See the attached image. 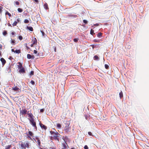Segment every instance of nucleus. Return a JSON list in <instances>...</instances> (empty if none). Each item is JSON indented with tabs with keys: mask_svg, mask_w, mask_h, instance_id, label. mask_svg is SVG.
Listing matches in <instances>:
<instances>
[{
	"mask_svg": "<svg viewBox=\"0 0 149 149\" xmlns=\"http://www.w3.org/2000/svg\"><path fill=\"white\" fill-rule=\"evenodd\" d=\"M50 132L51 134V136H50V139L53 140V139L55 140H57L58 141H59V137L60 134L57 132H54L52 131H50Z\"/></svg>",
	"mask_w": 149,
	"mask_h": 149,
	"instance_id": "obj_1",
	"label": "nucleus"
},
{
	"mask_svg": "<svg viewBox=\"0 0 149 149\" xmlns=\"http://www.w3.org/2000/svg\"><path fill=\"white\" fill-rule=\"evenodd\" d=\"M27 111L24 106L22 107V108L20 109V116L23 117L25 115L27 114Z\"/></svg>",
	"mask_w": 149,
	"mask_h": 149,
	"instance_id": "obj_2",
	"label": "nucleus"
},
{
	"mask_svg": "<svg viewBox=\"0 0 149 149\" xmlns=\"http://www.w3.org/2000/svg\"><path fill=\"white\" fill-rule=\"evenodd\" d=\"M33 139L37 143L38 145L39 146L40 145V142L38 137L37 136H36L34 138H33Z\"/></svg>",
	"mask_w": 149,
	"mask_h": 149,
	"instance_id": "obj_3",
	"label": "nucleus"
},
{
	"mask_svg": "<svg viewBox=\"0 0 149 149\" xmlns=\"http://www.w3.org/2000/svg\"><path fill=\"white\" fill-rule=\"evenodd\" d=\"M27 115L28 117L30 118L29 119H33L34 118V116L31 112H29V111H28L27 113Z\"/></svg>",
	"mask_w": 149,
	"mask_h": 149,
	"instance_id": "obj_4",
	"label": "nucleus"
},
{
	"mask_svg": "<svg viewBox=\"0 0 149 149\" xmlns=\"http://www.w3.org/2000/svg\"><path fill=\"white\" fill-rule=\"evenodd\" d=\"M29 120L32 126L35 125V124H36V122L35 121L34 118L33 119H29Z\"/></svg>",
	"mask_w": 149,
	"mask_h": 149,
	"instance_id": "obj_5",
	"label": "nucleus"
},
{
	"mask_svg": "<svg viewBox=\"0 0 149 149\" xmlns=\"http://www.w3.org/2000/svg\"><path fill=\"white\" fill-rule=\"evenodd\" d=\"M19 69V70L18 72L19 73H25V70L24 67H23Z\"/></svg>",
	"mask_w": 149,
	"mask_h": 149,
	"instance_id": "obj_6",
	"label": "nucleus"
},
{
	"mask_svg": "<svg viewBox=\"0 0 149 149\" xmlns=\"http://www.w3.org/2000/svg\"><path fill=\"white\" fill-rule=\"evenodd\" d=\"M39 124L40 127L42 129H43L45 130H46L47 129V126L44 125V124L41 123H40Z\"/></svg>",
	"mask_w": 149,
	"mask_h": 149,
	"instance_id": "obj_7",
	"label": "nucleus"
},
{
	"mask_svg": "<svg viewBox=\"0 0 149 149\" xmlns=\"http://www.w3.org/2000/svg\"><path fill=\"white\" fill-rule=\"evenodd\" d=\"M12 90L14 91H19V89L18 87L16 86L12 87Z\"/></svg>",
	"mask_w": 149,
	"mask_h": 149,
	"instance_id": "obj_8",
	"label": "nucleus"
},
{
	"mask_svg": "<svg viewBox=\"0 0 149 149\" xmlns=\"http://www.w3.org/2000/svg\"><path fill=\"white\" fill-rule=\"evenodd\" d=\"M24 143L25 149L26 148V147L29 148L30 144L29 142V141H26Z\"/></svg>",
	"mask_w": 149,
	"mask_h": 149,
	"instance_id": "obj_9",
	"label": "nucleus"
},
{
	"mask_svg": "<svg viewBox=\"0 0 149 149\" xmlns=\"http://www.w3.org/2000/svg\"><path fill=\"white\" fill-rule=\"evenodd\" d=\"M17 64L18 65H17V67L18 68V69H19L23 67L22 64L20 62H19L17 63Z\"/></svg>",
	"mask_w": 149,
	"mask_h": 149,
	"instance_id": "obj_10",
	"label": "nucleus"
},
{
	"mask_svg": "<svg viewBox=\"0 0 149 149\" xmlns=\"http://www.w3.org/2000/svg\"><path fill=\"white\" fill-rule=\"evenodd\" d=\"M20 146L21 148L22 149H25L24 143H23V142H22L21 143H20Z\"/></svg>",
	"mask_w": 149,
	"mask_h": 149,
	"instance_id": "obj_11",
	"label": "nucleus"
},
{
	"mask_svg": "<svg viewBox=\"0 0 149 149\" xmlns=\"http://www.w3.org/2000/svg\"><path fill=\"white\" fill-rule=\"evenodd\" d=\"M0 60L2 62V64L3 65H4L6 62V60L3 58H1Z\"/></svg>",
	"mask_w": 149,
	"mask_h": 149,
	"instance_id": "obj_12",
	"label": "nucleus"
},
{
	"mask_svg": "<svg viewBox=\"0 0 149 149\" xmlns=\"http://www.w3.org/2000/svg\"><path fill=\"white\" fill-rule=\"evenodd\" d=\"M32 42L33 43V44H34V45H36L37 44V40L36 38H34L32 40Z\"/></svg>",
	"mask_w": 149,
	"mask_h": 149,
	"instance_id": "obj_13",
	"label": "nucleus"
},
{
	"mask_svg": "<svg viewBox=\"0 0 149 149\" xmlns=\"http://www.w3.org/2000/svg\"><path fill=\"white\" fill-rule=\"evenodd\" d=\"M11 145H9L6 146L5 147V149H10L12 147Z\"/></svg>",
	"mask_w": 149,
	"mask_h": 149,
	"instance_id": "obj_14",
	"label": "nucleus"
},
{
	"mask_svg": "<svg viewBox=\"0 0 149 149\" xmlns=\"http://www.w3.org/2000/svg\"><path fill=\"white\" fill-rule=\"evenodd\" d=\"M27 28L28 29L31 31H33V29L32 27L31 26H27Z\"/></svg>",
	"mask_w": 149,
	"mask_h": 149,
	"instance_id": "obj_15",
	"label": "nucleus"
},
{
	"mask_svg": "<svg viewBox=\"0 0 149 149\" xmlns=\"http://www.w3.org/2000/svg\"><path fill=\"white\" fill-rule=\"evenodd\" d=\"M44 7L46 9H49L48 5L47 3H46L44 4Z\"/></svg>",
	"mask_w": 149,
	"mask_h": 149,
	"instance_id": "obj_16",
	"label": "nucleus"
},
{
	"mask_svg": "<svg viewBox=\"0 0 149 149\" xmlns=\"http://www.w3.org/2000/svg\"><path fill=\"white\" fill-rule=\"evenodd\" d=\"M29 134L31 136H33V134L32 132L31 131H29L28 132Z\"/></svg>",
	"mask_w": 149,
	"mask_h": 149,
	"instance_id": "obj_17",
	"label": "nucleus"
},
{
	"mask_svg": "<svg viewBox=\"0 0 149 149\" xmlns=\"http://www.w3.org/2000/svg\"><path fill=\"white\" fill-rule=\"evenodd\" d=\"M119 96L120 99H121L123 97V93L122 91H121L119 93Z\"/></svg>",
	"mask_w": 149,
	"mask_h": 149,
	"instance_id": "obj_18",
	"label": "nucleus"
},
{
	"mask_svg": "<svg viewBox=\"0 0 149 149\" xmlns=\"http://www.w3.org/2000/svg\"><path fill=\"white\" fill-rule=\"evenodd\" d=\"M102 33L100 32L97 34V36L99 38H101L102 36Z\"/></svg>",
	"mask_w": 149,
	"mask_h": 149,
	"instance_id": "obj_19",
	"label": "nucleus"
},
{
	"mask_svg": "<svg viewBox=\"0 0 149 149\" xmlns=\"http://www.w3.org/2000/svg\"><path fill=\"white\" fill-rule=\"evenodd\" d=\"M15 52L16 53L19 54L21 53V51L19 49H18L15 50Z\"/></svg>",
	"mask_w": 149,
	"mask_h": 149,
	"instance_id": "obj_20",
	"label": "nucleus"
},
{
	"mask_svg": "<svg viewBox=\"0 0 149 149\" xmlns=\"http://www.w3.org/2000/svg\"><path fill=\"white\" fill-rule=\"evenodd\" d=\"M57 127L59 129H60L61 128V125L59 124L58 123L57 124Z\"/></svg>",
	"mask_w": 149,
	"mask_h": 149,
	"instance_id": "obj_21",
	"label": "nucleus"
},
{
	"mask_svg": "<svg viewBox=\"0 0 149 149\" xmlns=\"http://www.w3.org/2000/svg\"><path fill=\"white\" fill-rule=\"evenodd\" d=\"M94 59L95 60H98L99 59V57L97 55H95L94 57Z\"/></svg>",
	"mask_w": 149,
	"mask_h": 149,
	"instance_id": "obj_22",
	"label": "nucleus"
},
{
	"mask_svg": "<svg viewBox=\"0 0 149 149\" xmlns=\"http://www.w3.org/2000/svg\"><path fill=\"white\" fill-rule=\"evenodd\" d=\"M32 58V55L30 54H28L27 55V58L28 59H30Z\"/></svg>",
	"mask_w": 149,
	"mask_h": 149,
	"instance_id": "obj_23",
	"label": "nucleus"
},
{
	"mask_svg": "<svg viewBox=\"0 0 149 149\" xmlns=\"http://www.w3.org/2000/svg\"><path fill=\"white\" fill-rule=\"evenodd\" d=\"M17 10L18 11V12L19 13H21L23 11V10L20 8H19L17 9Z\"/></svg>",
	"mask_w": 149,
	"mask_h": 149,
	"instance_id": "obj_24",
	"label": "nucleus"
},
{
	"mask_svg": "<svg viewBox=\"0 0 149 149\" xmlns=\"http://www.w3.org/2000/svg\"><path fill=\"white\" fill-rule=\"evenodd\" d=\"M5 14L6 15H8L9 17H11V14L10 13H9V12H8V11H7L6 13Z\"/></svg>",
	"mask_w": 149,
	"mask_h": 149,
	"instance_id": "obj_25",
	"label": "nucleus"
},
{
	"mask_svg": "<svg viewBox=\"0 0 149 149\" xmlns=\"http://www.w3.org/2000/svg\"><path fill=\"white\" fill-rule=\"evenodd\" d=\"M94 31L93 29H91V31H90V34L91 35L93 36V34H94Z\"/></svg>",
	"mask_w": 149,
	"mask_h": 149,
	"instance_id": "obj_26",
	"label": "nucleus"
},
{
	"mask_svg": "<svg viewBox=\"0 0 149 149\" xmlns=\"http://www.w3.org/2000/svg\"><path fill=\"white\" fill-rule=\"evenodd\" d=\"M24 22L25 23L27 24L29 22V21L27 19H25L24 20Z\"/></svg>",
	"mask_w": 149,
	"mask_h": 149,
	"instance_id": "obj_27",
	"label": "nucleus"
},
{
	"mask_svg": "<svg viewBox=\"0 0 149 149\" xmlns=\"http://www.w3.org/2000/svg\"><path fill=\"white\" fill-rule=\"evenodd\" d=\"M17 22L15 21L13 23L12 25H13V26H15L17 25Z\"/></svg>",
	"mask_w": 149,
	"mask_h": 149,
	"instance_id": "obj_28",
	"label": "nucleus"
},
{
	"mask_svg": "<svg viewBox=\"0 0 149 149\" xmlns=\"http://www.w3.org/2000/svg\"><path fill=\"white\" fill-rule=\"evenodd\" d=\"M34 71H31L30 74L29 75L30 76H31L32 75H33L34 74Z\"/></svg>",
	"mask_w": 149,
	"mask_h": 149,
	"instance_id": "obj_29",
	"label": "nucleus"
},
{
	"mask_svg": "<svg viewBox=\"0 0 149 149\" xmlns=\"http://www.w3.org/2000/svg\"><path fill=\"white\" fill-rule=\"evenodd\" d=\"M15 40H12V39H11V43H12L13 44V45H14L15 44Z\"/></svg>",
	"mask_w": 149,
	"mask_h": 149,
	"instance_id": "obj_30",
	"label": "nucleus"
},
{
	"mask_svg": "<svg viewBox=\"0 0 149 149\" xmlns=\"http://www.w3.org/2000/svg\"><path fill=\"white\" fill-rule=\"evenodd\" d=\"M7 34V31H6L4 30L3 31V35L4 36H5Z\"/></svg>",
	"mask_w": 149,
	"mask_h": 149,
	"instance_id": "obj_31",
	"label": "nucleus"
},
{
	"mask_svg": "<svg viewBox=\"0 0 149 149\" xmlns=\"http://www.w3.org/2000/svg\"><path fill=\"white\" fill-rule=\"evenodd\" d=\"M104 66H105V67L106 69H108L109 66L108 65L105 64Z\"/></svg>",
	"mask_w": 149,
	"mask_h": 149,
	"instance_id": "obj_32",
	"label": "nucleus"
},
{
	"mask_svg": "<svg viewBox=\"0 0 149 149\" xmlns=\"http://www.w3.org/2000/svg\"><path fill=\"white\" fill-rule=\"evenodd\" d=\"M16 5L18 6L19 5V3L18 1H16L15 2Z\"/></svg>",
	"mask_w": 149,
	"mask_h": 149,
	"instance_id": "obj_33",
	"label": "nucleus"
},
{
	"mask_svg": "<svg viewBox=\"0 0 149 149\" xmlns=\"http://www.w3.org/2000/svg\"><path fill=\"white\" fill-rule=\"evenodd\" d=\"M18 38L20 40H22L23 39V37L22 36H20L18 37Z\"/></svg>",
	"mask_w": 149,
	"mask_h": 149,
	"instance_id": "obj_34",
	"label": "nucleus"
},
{
	"mask_svg": "<svg viewBox=\"0 0 149 149\" xmlns=\"http://www.w3.org/2000/svg\"><path fill=\"white\" fill-rule=\"evenodd\" d=\"M78 38H74V41L75 42H77L78 41Z\"/></svg>",
	"mask_w": 149,
	"mask_h": 149,
	"instance_id": "obj_35",
	"label": "nucleus"
},
{
	"mask_svg": "<svg viewBox=\"0 0 149 149\" xmlns=\"http://www.w3.org/2000/svg\"><path fill=\"white\" fill-rule=\"evenodd\" d=\"M30 82L32 85H34L35 84L34 81L33 80H31Z\"/></svg>",
	"mask_w": 149,
	"mask_h": 149,
	"instance_id": "obj_36",
	"label": "nucleus"
},
{
	"mask_svg": "<svg viewBox=\"0 0 149 149\" xmlns=\"http://www.w3.org/2000/svg\"><path fill=\"white\" fill-rule=\"evenodd\" d=\"M83 22L85 24H86L88 23L87 21L86 20H85V19L83 21Z\"/></svg>",
	"mask_w": 149,
	"mask_h": 149,
	"instance_id": "obj_37",
	"label": "nucleus"
},
{
	"mask_svg": "<svg viewBox=\"0 0 149 149\" xmlns=\"http://www.w3.org/2000/svg\"><path fill=\"white\" fill-rule=\"evenodd\" d=\"M84 148L85 149H88V147L87 145H85L84 147Z\"/></svg>",
	"mask_w": 149,
	"mask_h": 149,
	"instance_id": "obj_38",
	"label": "nucleus"
},
{
	"mask_svg": "<svg viewBox=\"0 0 149 149\" xmlns=\"http://www.w3.org/2000/svg\"><path fill=\"white\" fill-rule=\"evenodd\" d=\"M65 130H67V131H68L69 130V128L68 127H65Z\"/></svg>",
	"mask_w": 149,
	"mask_h": 149,
	"instance_id": "obj_39",
	"label": "nucleus"
},
{
	"mask_svg": "<svg viewBox=\"0 0 149 149\" xmlns=\"http://www.w3.org/2000/svg\"><path fill=\"white\" fill-rule=\"evenodd\" d=\"M3 8V7L1 6H0V13L2 12V9Z\"/></svg>",
	"mask_w": 149,
	"mask_h": 149,
	"instance_id": "obj_40",
	"label": "nucleus"
},
{
	"mask_svg": "<svg viewBox=\"0 0 149 149\" xmlns=\"http://www.w3.org/2000/svg\"><path fill=\"white\" fill-rule=\"evenodd\" d=\"M88 134L89 135H91V136L92 135V134L91 132H88Z\"/></svg>",
	"mask_w": 149,
	"mask_h": 149,
	"instance_id": "obj_41",
	"label": "nucleus"
},
{
	"mask_svg": "<svg viewBox=\"0 0 149 149\" xmlns=\"http://www.w3.org/2000/svg\"><path fill=\"white\" fill-rule=\"evenodd\" d=\"M34 127H35V129L37 130V126H36V124H35V125H33V126Z\"/></svg>",
	"mask_w": 149,
	"mask_h": 149,
	"instance_id": "obj_42",
	"label": "nucleus"
},
{
	"mask_svg": "<svg viewBox=\"0 0 149 149\" xmlns=\"http://www.w3.org/2000/svg\"><path fill=\"white\" fill-rule=\"evenodd\" d=\"M40 112H43L44 111V110L43 109H41L40 110Z\"/></svg>",
	"mask_w": 149,
	"mask_h": 149,
	"instance_id": "obj_43",
	"label": "nucleus"
},
{
	"mask_svg": "<svg viewBox=\"0 0 149 149\" xmlns=\"http://www.w3.org/2000/svg\"><path fill=\"white\" fill-rule=\"evenodd\" d=\"M94 42H99V40H96V39L94 40Z\"/></svg>",
	"mask_w": 149,
	"mask_h": 149,
	"instance_id": "obj_44",
	"label": "nucleus"
},
{
	"mask_svg": "<svg viewBox=\"0 0 149 149\" xmlns=\"http://www.w3.org/2000/svg\"><path fill=\"white\" fill-rule=\"evenodd\" d=\"M25 45H26V47L27 49H28L29 48V47L27 46V44H25Z\"/></svg>",
	"mask_w": 149,
	"mask_h": 149,
	"instance_id": "obj_45",
	"label": "nucleus"
},
{
	"mask_svg": "<svg viewBox=\"0 0 149 149\" xmlns=\"http://www.w3.org/2000/svg\"><path fill=\"white\" fill-rule=\"evenodd\" d=\"M34 53H35V54H37V52L36 50H34Z\"/></svg>",
	"mask_w": 149,
	"mask_h": 149,
	"instance_id": "obj_46",
	"label": "nucleus"
},
{
	"mask_svg": "<svg viewBox=\"0 0 149 149\" xmlns=\"http://www.w3.org/2000/svg\"><path fill=\"white\" fill-rule=\"evenodd\" d=\"M16 20H17L16 22H19L20 21L19 19V18H18V19H17Z\"/></svg>",
	"mask_w": 149,
	"mask_h": 149,
	"instance_id": "obj_47",
	"label": "nucleus"
},
{
	"mask_svg": "<svg viewBox=\"0 0 149 149\" xmlns=\"http://www.w3.org/2000/svg\"><path fill=\"white\" fill-rule=\"evenodd\" d=\"M11 34L12 35H14L15 34V33L14 32H13L11 33Z\"/></svg>",
	"mask_w": 149,
	"mask_h": 149,
	"instance_id": "obj_48",
	"label": "nucleus"
},
{
	"mask_svg": "<svg viewBox=\"0 0 149 149\" xmlns=\"http://www.w3.org/2000/svg\"><path fill=\"white\" fill-rule=\"evenodd\" d=\"M63 146L64 148H63L62 149H65V148H66V146L65 144H64Z\"/></svg>",
	"mask_w": 149,
	"mask_h": 149,
	"instance_id": "obj_49",
	"label": "nucleus"
},
{
	"mask_svg": "<svg viewBox=\"0 0 149 149\" xmlns=\"http://www.w3.org/2000/svg\"><path fill=\"white\" fill-rule=\"evenodd\" d=\"M50 149H56L55 147L50 148Z\"/></svg>",
	"mask_w": 149,
	"mask_h": 149,
	"instance_id": "obj_50",
	"label": "nucleus"
},
{
	"mask_svg": "<svg viewBox=\"0 0 149 149\" xmlns=\"http://www.w3.org/2000/svg\"><path fill=\"white\" fill-rule=\"evenodd\" d=\"M2 48V45H0V49H1Z\"/></svg>",
	"mask_w": 149,
	"mask_h": 149,
	"instance_id": "obj_51",
	"label": "nucleus"
},
{
	"mask_svg": "<svg viewBox=\"0 0 149 149\" xmlns=\"http://www.w3.org/2000/svg\"><path fill=\"white\" fill-rule=\"evenodd\" d=\"M34 1L37 3H38V0H34Z\"/></svg>",
	"mask_w": 149,
	"mask_h": 149,
	"instance_id": "obj_52",
	"label": "nucleus"
},
{
	"mask_svg": "<svg viewBox=\"0 0 149 149\" xmlns=\"http://www.w3.org/2000/svg\"><path fill=\"white\" fill-rule=\"evenodd\" d=\"M34 45V44H33V43H32L31 45V47H33V45Z\"/></svg>",
	"mask_w": 149,
	"mask_h": 149,
	"instance_id": "obj_53",
	"label": "nucleus"
},
{
	"mask_svg": "<svg viewBox=\"0 0 149 149\" xmlns=\"http://www.w3.org/2000/svg\"><path fill=\"white\" fill-rule=\"evenodd\" d=\"M34 58V56L32 55V58H31L32 59H33Z\"/></svg>",
	"mask_w": 149,
	"mask_h": 149,
	"instance_id": "obj_54",
	"label": "nucleus"
},
{
	"mask_svg": "<svg viewBox=\"0 0 149 149\" xmlns=\"http://www.w3.org/2000/svg\"><path fill=\"white\" fill-rule=\"evenodd\" d=\"M11 51H12V52H15V50H14V49H11Z\"/></svg>",
	"mask_w": 149,
	"mask_h": 149,
	"instance_id": "obj_55",
	"label": "nucleus"
},
{
	"mask_svg": "<svg viewBox=\"0 0 149 149\" xmlns=\"http://www.w3.org/2000/svg\"><path fill=\"white\" fill-rule=\"evenodd\" d=\"M27 135L28 137V138H29H29H30V139H31V137H30L29 136H28V134H27Z\"/></svg>",
	"mask_w": 149,
	"mask_h": 149,
	"instance_id": "obj_56",
	"label": "nucleus"
},
{
	"mask_svg": "<svg viewBox=\"0 0 149 149\" xmlns=\"http://www.w3.org/2000/svg\"><path fill=\"white\" fill-rule=\"evenodd\" d=\"M94 25L96 26H98L99 25V24H98L97 23V24H95Z\"/></svg>",
	"mask_w": 149,
	"mask_h": 149,
	"instance_id": "obj_57",
	"label": "nucleus"
},
{
	"mask_svg": "<svg viewBox=\"0 0 149 149\" xmlns=\"http://www.w3.org/2000/svg\"><path fill=\"white\" fill-rule=\"evenodd\" d=\"M1 55V51H0V56Z\"/></svg>",
	"mask_w": 149,
	"mask_h": 149,
	"instance_id": "obj_58",
	"label": "nucleus"
},
{
	"mask_svg": "<svg viewBox=\"0 0 149 149\" xmlns=\"http://www.w3.org/2000/svg\"><path fill=\"white\" fill-rule=\"evenodd\" d=\"M42 34L43 35L44 34V32H43V31L42 32Z\"/></svg>",
	"mask_w": 149,
	"mask_h": 149,
	"instance_id": "obj_59",
	"label": "nucleus"
},
{
	"mask_svg": "<svg viewBox=\"0 0 149 149\" xmlns=\"http://www.w3.org/2000/svg\"><path fill=\"white\" fill-rule=\"evenodd\" d=\"M71 149H75V148H71Z\"/></svg>",
	"mask_w": 149,
	"mask_h": 149,
	"instance_id": "obj_60",
	"label": "nucleus"
},
{
	"mask_svg": "<svg viewBox=\"0 0 149 149\" xmlns=\"http://www.w3.org/2000/svg\"><path fill=\"white\" fill-rule=\"evenodd\" d=\"M10 25H11L10 24L9 25V26H10Z\"/></svg>",
	"mask_w": 149,
	"mask_h": 149,
	"instance_id": "obj_61",
	"label": "nucleus"
},
{
	"mask_svg": "<svg viewBox=\"0 0 149 149\" xmlns=\"http://www.w3.org/2000/svg\"><path fill=\"white\" fill-rule=\"evenodd\" d=\"M14 149H16L15 148H14Z\"/></svg>",
	"mask_w": 149,
	"mask_h": 149,
	"instance_id": "obj_62",
	"label": "nucleus"
},
{
	"mask_svg": "<svg viewBox=\"0 0 149 149\" xmlns=\"http://www.w3.org/2000/svg\"><path fill=\"white\" fill-rule=\"evenodd\" d=\"M103 117H105V116H103Z\"/></svg>",
	"mask_w": 149,
	"mask_h": 149,
	"instance_id": "obj_63",
	"label": "nucleus"
},
{
	"mask_svg": "<svg viewBox=\"0 0 149 149\" xmlns=\"http://www.w3.org/2000/svg\"><path fill=\"white\" fill-rule=\"evenodd\" d=\"M103 117H105V116H103Z\"/></svg>",
	"mask_w": 149,
	"mask_h": 149,
	"instance_id": "obj_64",
	"label": "nucleus"
}]
</instances>
